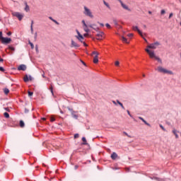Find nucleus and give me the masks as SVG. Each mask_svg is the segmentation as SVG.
<instances>
[{
	"label": "nucleus",
	"instance_id": "36",
	"mask_svg": "<svg viewBox=\"0 0 181 181\" xmlns=\"http://www.w3.org/2000/svg\"><path fill=\"white\" fill-rule=\"evenodd\" d=\"M115 64V66H119V62L116 61Z\"/></svg>",
	"mask_w": 181,
	"mask_h": 181
},
{
	"label": "nucleus",
	"instance_id": "39",
	"mask_svg": "<svg viewBox=\"0 0 181 181\" xmlns=\"http://www.w3.org/2000/svg\"><path fill=\"white\" fill-rule=\"evenodd\" d=\"M143 39H144V40L146 42V43H148V40H146V38H145L144 37V35H143V37H141Z\"/></svg>",
	"mask_w": 181,
	"mask_h": 181
},
{
	"label": "nucleus",
	"instance_id": "27",
	"mask_svg": "<svg viewBox=\"0 0 181 181\" xmlns=\"http://www.w3.org/2000/svg\"><path fill=\"white\" fill-rule=\"evenodd\" d=\"M119 105L122 108V110H125V107H124V105H122V103H119Z\"/></svg>",
	"mask_w": 181,
	"mask_h": 181
},
{
	"label": "nucleus",
	"instance_id": "51",
	"mask_svg": "<svg viewBox=\"0 0 181 181\" xmlns=\"http://www.w3.org/2000/svg\"><path fill=\"white\" fill-rule=\"evenodd\" d=\"M82 43H83V46H88L87 44L86 43V42H83V41Z\"/></svg>",
	"mask_w": 181,
	"mask_h": 181
},
{
	"label": "nucleus",
	"instance_id": "23",
	"mask_svg": "<svg viewBox=\"0 0 181 181\" xmlns=\"http://www.w3.org/2000/svg\"><path fill=\"white\" fill-rule=\"evenodd\" d=\"M103 4L105 5V6H107V8L110 9V4H108V3H107L105 1H103Z\"/></svg>",
	"mask_w": 181,
	"mask_h": 181
},
{
	"label": "nucleus",
	"instance_id": "4",
	"mask_svg": "<svg viewBox=\"0 0 181 181\" xmlns=\"http://www.w3.org/2000/svg\"><path fill=\"white\" fill-rule=\"evenodd\" d=\"M159 71L160 73H163L164 74H173V72L172 71H169L162 67L159 68Z\"/></svg>",
	"mask_w": 181,
	"mask_h": 181
},
{
	"label": "nucleus",
	"instance_id": "31",
	"mask_svg": "<svg viewBox=\"0 0 181 181\" xmlns=\"http://www.w3.org/2000/svg\"><path fill=\"white\" fill-rule=\"evenodd\" d=\"M28 80H29V81H32L33 80V77H32V76H29Z\"/></svg>",
	"mask_w": 181,
	"mask_h": 181
},
{
	"label": "nucleus",
	"instance_id": "62",
	"mask_svg": "<svg viewBox=\"0 0 181 181\" xmlns=\"http://www.w3.org/2000/svg\"><path fill=\"white\" fill-rule=\"evenodd\" d=\"M100 26H104V24L100 23Z\"/></svg>",
	"mask_w": 181,
	"mask_h": 181
},
{
	"label": "nucleus",
	"instance_id": "53",
	"mask_svg": "<svg viewBox=\"0 0 181 181\" xmlns=\"http://www.w3.org/2000/svg\"><path fill=\"white\" fill-rule=\"evenodd\" d=\"M112 103L115 104V105H117V102H115V100H113Z\"/></svg>",
	"mask_w": 181,
	"mask_h": 181
},
{
	"label": "nucleus",
	"instance_id": "47",
	"mask_svg": "<svg viewBox=\"0 0 181 181\" xmlns=\"http://www.w3.org/2000/svg\"><path fill=\"white\" fill-rule=\"evenodd\" d=\"M11 35H12V33H11V32L7 33V35H8V36H11Z\"/></svg>",
	"mask_w": 181,
	"mask_h": 181
},
{
	"label": "nucleus",
	"instance_id": "25",
	"mask_svg": "<svg viewBox=\"0 0 181 181\" xmlns=\"http://www.w3.org/2000/svg\"><path fill=\"white\" fill-rule=\"evenodd\" d=\"M83 30H85V32H86L88 33V32H90V30H88V28L86 26L83 27Z\"/></svg>",
	"mask_w": 181,
	"mask_h": 181
},
{
	"label": "nucleus",
	"instance_id": "56",
	"mask_svg": "<svg viewBox=\"0 0 181 181\" xmlns=\"http://www.w3.org/2000/svg\"><path fill=\"white\" fill-rule=\"evenodd\" d=\"M49 19H50V21H54V19H53V18L52 17H49Z\"/></svg>",
	"mask_w": 181,
	"mask_h": 181
},
{
	"label": "nucleus",
	"instance_id": "50",
	"mask_svg": "<svg viewBox=\"0 0 181 181\" xmlns=\"http://www.w3.org/2000/svg\"><path fill=\"white\" fill-rule=\"evenodd\" d=\"M25 114H27V112H29V110L25 109Z\"/></svg>",
	"mask_w": 181,
	"mask_h": 181
},
{
	"label": "nucleus",
	"instance_id": "8",
	"mask_svg": "<svg viewBox=\"0 0 181 181\" xmlns=\"http://www.w3.org/2000/svg\"><path fill=\"white\" fill-rule=\"evenodd\" d=\"M76 33L78 34V36H76V37L79 40V42H81V43H82L83 40H84V37L81 35L80 32H78V30H76Z\"/></svg>",
	"mask_w": 181,
	"mask_h": 181
},
{
	"label": "nucleus",
	"instance_id": "52",
	"mask_svg": "<svg viewBox=\"0 0 181 181\" xmlns=\"http://www.w3.org/2000/svg\"><path fill=\"white\" fill-rule=\"evenodd\" d=\"M83 36H84L85 37H87V36H88V33L84 34Z\"/></svg>",
	"mask_w": 181,
	"mask_h": 181
},
{
	"label": "nucleus",
	"instance_id": "26",
	"mask_svg": "<svg viewBox=\"0 0 181 181\" xmlns=\"http://www.w3.org/2000/svg\"><path fill=\"white\" fill-rule=\"evenodd\" d=\"M50 121H51V122H54V121H56V119L54 117H51Z\"/></svg>",
	"mask_w": 181,
	"mask_h": 181
},
{
	"label": "nucleus",
	"instance_id": "9",
	"mask_svg": "<svg viewBox=\"0 0 181 181\" xmlns=\"http://www.w3.org/2000/svg\"><path fill=\"white\" fill-rule=\"evenodd\" d=\"M132 29L133 30H134V32H138L139 35H140L141 37H144V34H142V32L139 30V28H138V26H133Z\"/></svg>",
	"mask_w": 181,
	"mask_h": 181
},
{
	"label": "nucleus",
	"instance_id": "1",
	"mask_svg": "<svg viewBox=\"0 0 181 181\" xmlns=\"http://www.w3.org/2000/svg\"><path fill=\"white\" fill-rule=\"evenodd\" d=\"M159 47V42H156L151 44H149L148 46H147V48L145 49V52L148 54L150 59H154V60H157L159 62V57L156 56V54L155 53V49H158Z\"/></svg>",
	"mask_w": 181,
	"mask_h": 181
},
{
	"label": "nucleus",
	"instance_id": "49",
	"mask_svg": "<svg viewBox=\"0 0 181 181\" xmlns=\"http://www.w3.org/2000/svg\"><path fill=\"white\" fill-rule=\"evenodd\" d=\"M160 127L161 129H163V131H165V128L163 127V126L160 125Z\"/></svg>",
	"mask_w": 181,
	"mask_h": 181
},
{
	"label": "nucleus",
	"instance_id": "58",
	"mask_svg": "<svg viewBox=\"0 0 181 181\" xmlns=\"http://www.w3.org/2000/svg\"><path fill=\"white\" fill-rule=\"evenodd\" d=\"M0 62H4V59L0 58Z\"/></svg>",
	"mask_w": 181,
	"mask_h": 181
},
{
	"label": "nucleus",
	"instance_id": "13",
	"mask_svg": "<svg viewBox=\"0 0 181 181\" xmlns=\"http://www.w3.org/2000/svg\"><path fill=\"white\" fill-rule=\"evenodd\" d=\"M103 35H104V33H103V32L97 34L98 40H101V39H103Z\"/></svg>",
	"mask_w": 181,
	"mask_h": 181
},
{
	"label": "nucleus",
	"instance_id": "38",
	"mask_svg": "<svg viewBox=\"0 0 181 181\" xmlns=\"http://www.w3.org/2000/svg\"><path fill=\"white\" fill-rule=\"evenodd\" d=\"M0 71H5V69H4V67L0 66Z\"/></svg>",
	"mask_w": 181,
	"mask_h": 181
},
{
	"label": "nucleus",
	"instance_id": "37",
	"mask_svg": "<svg viewBox=\"0 0 181 181\" xmlns=\"http://www.w3.org/2000/svg\"><path fill=\"white\" fill-rule=\"evenodd\" d=\"M128 37H132V36H134V34L130 33L127 35Z\"/></svg>",
	"mask_w": 181,
	"mask_h": 181
},
{
	"label": "nucleus",
	"instance_id": "29",
	"mask_svg": "<svg viewBox=\"0 0 181 181\" xmlns=\"http://www.w3.org/2000/svg\"><path fill=\"white\" fill-rule=\"evenodd\" d=\"M32 95H33V92L28 91V96L32 97Z\"/></svg>",
	"mask_w": 181,
	"mask_h": 181
},
{
	"label": "nucleus",
	"instance_id": "19",
	"mask_svg": "<svg viewBox=\"0 0 181 181\" xmlns=\"http://www.w3.org/2000/svg\"><path fill=\"white\" fill-rule=\"evenodd\" d=\"M20 127L21 128H23V127H25V122H23V120L20 121Z\"/></svg>",
	"mask_w": 181,
	"mask_h": 181
},
{
	"label": "nucleus",
	"instance_id": "21",
	"mask_svg": "<svg viewBox=\"0 0 181 181\" xmlns=\"http://www.w3.org/2000/svg\"><path fill=\"white\" fill-rule=\"evenodd\" d=\"M4 116L5 118H9V113L8 112H4Z\"/></svg>",
	"mask_w": 181,
	"mask_h": 181
},
{
	"label": "nucleus",
	"instance_id": "41",
	"mask_svg": "<svg viewBox=\"0 0 181 181\" xmlns=\"http://www.w3.org/2000/svg\"><path fill=\"white\" fill-rule=\"evenodd\" d=\"M173 16V13H170V15H169V19H170V18H172Z\"/></svg>",
	"mask_w": 181,
	"mask_h": 181
},
{
	"label": "nucleus",
	"instance_id": "24",
	"mask_svg": "<svg viewBox=\"0 0 181 181\" xmlns=\"http://www.w3.org/2000/svg\"><path fill=\"white\" fill-rule=\"evenodd\" d=\"M4 94H6V95L9 94V89L5 88L4 89Z\"/></svg>",
	"mask_w": 181,
	"mask_h": 181
},
{
	"label": "nucleus",
	"instance_id": "57",
	"mask_svg": "<svg viewBox=\"0 0 181 181\" xmlns=\"http://www.w3.org/2000/svg\"><path fill=\"white\" fill-rule=\"evenodd\" d=\"M75 169H78V165H75Z\"/></svg>",
	"mask_w": 181,
	"mask_h": 181
},
{
	"label": "nucleus",
	"instance_id": "2",
	"mask_svg": "<svg viewBox=\"0 0 181 181\" xmlns=\"http://www.w3.org/2000/svg\"><path fill=\"white\" fill-rule=\"evenodd\" d=\"M84 14L86 15V16H89V18H94V16H93V13H91V11L88 9V8L84 6Z\"/></svg>",
	"mask_w": 181,
	"mask_h": 181
},
{
	"label": "nucleus",
	"instance_id": "61",
	"mask_svg": "<svg viewBox=\"0 0 181 181\" xmlns=\"http://www.w3.org/2000/svg\"><path fill=\"white\" fill-rule=\"evenodd\" d=\"M89 28H93V25H90Z\"/></svg>",
	"mask_w": 181,
	"mask_h": 181
},
{
	"label": "nucleus",
	"instance_id": "16",
	"mask_svg": "<svg viewBox=\"0 0 181 181\" xmlns=\"http://www.w3.org/2000/svg\"><path fill=\"white\" fill-rule=\"evenodd\" d=\"M23 80H24L25 83H28V81H29V76L25 75Z\"/></svg>",
	"mask_w": 181,
	"mask_h": 181
},
{
	"label": "nucleus",
	"instance_id": "5",
	"mask_svg": "<svg viewBox=\"0 0 181 181\" xmlns=\"http://www.w3.org/2000/svg\"><path fill=\"white\" fill-rule=\"evenodd\" d=\"M1 43H3L4 45H8L11 43V42H12V39L3 37H1Z\"/></svg>",
	"mask_w": 181,
	"mask_h": 181
},
{
	"label": "nucleus",
	"instance_id": "46",
	"mask_svg": "<svg viewBox=\"0 0 181 181\" xmlns=\"http://www.w3.org/2000/svg\"><path fill=\"white\" fill-rule=\"evenodd\" d=\"M52 22H54V23H57V25H59V23L56 20H52Z\"/></svg>",
	"mask_w": 181,
	"mask_h": 181
},
{
	"label": "nucleus",
	"instance_id": "11",
	"mask_svg": "<svg viewBox=\"0 0 181 181\" xmlns=\"http://www.w3.org/2000/svg\"><path fill=\"white\" fill-rule=\"evenodd\" d=\"M27 67L25 64H21L18 67V70L25 71L26 70Z\"/></svg>",
	"mask_w": 181,
	"mask_h": 181
},
{
	"label": "nucleus",
	"instance_id": "3",
	"mask_svg": "<svg viewBox=\"0 0 181 181\" xmlns=\"http://www.w3.org/2000/svg\"><path fill=\"white\" fill-rule=\"evenodd\" d=\"M93 54H95V56L93 57V63L97 64V63H98V54H100V53H98L97 51H93L91 54V56Z\"/></svg>",
	"mask_w": 181,
	"mask_h": 181
},
{
	"label": "nucleus",
	"instance_id": "30",
	"mask_svg": "<svg viewBox=\"0 0 181 181\" xmlns=\"http://www.w3.org/2000/svg\"><path fill=\"white\" fill-rule=\"evenodd\" d=\"M8 49L10 50H12L13 52H15V47H9Z\"/></svg>",
	"mask_w": 181,
	"mask_h": 181
},
{
	"label": "nucleus",
	"instance_id": "54",
	"mask_svg": "<svg viewBox=\"0 0 181 181\" xmlns=\"http://www.w3.org/2000/svg\"><path fill=\"white\" fill-rule=\"evenodd\" d=\"M114 23H115V25H118V23L117 22V21H115Z\"/></svg>",
	"mask_w": 181,
	"mask_h": 181
},
{
	"label": "nucleus",
	"instance_id": "7",
	"mask_svg": "<svg viewBox=\"0 0 181 181\" xmlns=\"http://www.w3.org/2000/svg\"><path fill=\"white\" fill-rule=\"evenodd\" d=\"M119 2L121 4L123 9H125L126 11H129V12H131V9L129 8V7H128V6H127V4H124L122 2V1L119 0Z\"/></svg>",
	"mask_w": 181,
	"mask_h": 181
},
{
	"label": "nucleus",
	"instance_id": "12",
	"mask_svg": "<svg viewBox=\"0 0 181 181\" xmlns=\"http://www.w3.org/2000/svg\"><path fill=\"white\" fill-rule=\"evenodd\" d=\"M118 158V154H117V153L115 152H113L111 155V158L113 160H115V159Z\"/></svg>",
	"mask_w": 181,
	"mask_h": 181
},
{
	"label": "nucleus",
	"instance_id": "59",
	"mask_svg": "<svg viewBox=\"0 0 181 181\" xmlns=\"http://www.w3.org/2000/svg\"><path fill=\"white\" fill-rule=\"evenodd\" d=\"M81 62L84 64V66H86V62L81 61Z\"/></svg>",
	"mask_w": 181,
	"mask_h": 181
},
{
	"label": "nucleus",
	"instance_id": "33",
	"mask_svg": "<svg viewBox=\"0 0 181 181\" xmlns=\"http://www.w3.org/2000/svg\"><path fill=\"white\" fill-rule=\"evenodd\" d=\"M82 23L83 24V26L87 28V24H86V21H84V20L82 21Z\"/></svg>",
	"mask_w": 181,
	"mask_h": 181
},
{
	"label": "nucleus",
	"instance_id": "18",
	"mask_svg": "<svg viewBox=\"0 0 181 181\" xmlns=\"http://www.w3.org/2000/svg\"><path fill=\"white\" fill-rule=\"evenodd\" d=\"M82 141L83 142L82 143V145H87V139H86V137H83Z\"/></svg>",
	"mask_w": 181,
	"mask_h": 181
},
{
	"label": "nucleus",
	"instance_id": "17",
	"mask_svg": "<svg viewBox=\"0 0 181 181\" xmlns=\"http://www.w3.org/2000/svg\"><path fill=\"white\" fill-rule=\"evenodd\" d=\"M122 40L124 43H129V40L125 37H122Z\"/></svg>",
	"mask_w": 181,
	"mask_h": 181
},
{
	"label": "nucleus",
	"instance_id": "6",
	"mask_svg": "<svg viewBox=\"0 0 181 181\" xmlns=\"http://www.w3.org/2000/svg\"><path fill=\"white\" fill-rule=\"evenodd\" d=\"M13 16H16V18H18V20L23 19V14H21L19 12H13L12 13Z\"/></svg>",
	"mask_w": 181,
	"mask_h": 181
},
{
	"label": "nucleus",
	"instance_id": "55",
	"mask_svg": "<svg viewBox=\"0 0 181 181\" xmlns=\"http://www.w3.org/2000/svg\"><path fill=\"white\" fill-rule=\"evenodd\" d=\"M31 26L33 28V21H31Z\"/></svg>",
	"mask_w": 181,
	"mask_h": 181
},
{
	"label": "nucleus",
	"instance_id": "63",
	"mask_svg": "<svg viewBox=\"0 0 181 181\" xmlns=\"http://www.w3.org/2000/svg\"><path fill=\"white\" fill-rule=\"evenodd\" d=\"M43 121H46V118L43 117L42 118Z\"/></svg>",
	"mask_w": 181,
	"mask_h": 181
},
{
	"label": "nucleus",
	"instance_id": "42",
	"mask_svg": "<svg viewBox=\"0 0 181 181\" xmlns=\"http://www.w3.org/2000/svg\"><path fill=\"white\" fill-rule=\"evenodd\" d=\"M124 134H126V136H128V138H131V136L128 135V133L124 132Z\"/></svg>",
	"mask_w": 181,
	"mask_h": 181
},
{
	"label": "nucleus",
	"instance_id": "34",
	"mask_svg": "<svg viewBox=\"0 0 181 181\" xmlns=\"http://www.w3.org/2000/svg\"><path fill=\"white\" fill-rule=\"evenodd\" d=\"M78 136H79L78 134H74V139H77V138H78Z\"/></svg>",
	"mask_w": 181,
	"mask_h": 181
},
{
	"label": "nucleus",
	"instance_id": "32",
	"mask_svg": "<svg viewBox=\"0 0 181 181\" xmlns=\"http://www.w3.org/2000/svg\"><path fill=\"white\" fill-rule=\"evenodd\" d=\"M106 28L111 29V25L109 23H106Z\"/></svg>",
	"mask_w": 181,
	"mask_h": 181
},
{
	"label": "nucleus",
	"instance_id": "40",
	"mask_svg": "<svg viewBox=\"0 0 181 181\" xmlns=\"http://www.w3.org/2000/svg\"><path fill=\"white\" fill-rule=\"evenodd\" d=\"M30 30L31 33L33 34V27H32V25H30Z\"/></svg>",
	"mask_w": 181,
	"mask_h": 181
},
{
	"label": "nucleus",
	"instance_id": "15",
	"mask_svg": "<svg viewBox=\"0 0 181 181\" xmlns=\"http://www.w3.org/2000/svg\"><path fill=\"white\" fill-rule=\"evenodd\" d=\"M173 133L175 135L176 139H179V135L177 134V131H176V129L173 130Z\"/></svg>",
	"mask_w": 181,
	"mask_h": 181
},
{
	"label": "nucleus",
	"instance_id": "48",
	"mask_svg": "<svg viewBox=\"0 0 181 181\" xmlns=\"http://www.w3.org/2000/svg\"><path fill=\"white\" fill-rule=\"evenodd\" d=\"M127 114L128 115H129V117H132V115H131V113L129 112V110H127Z\"/></svg>",
	"mask_w": 181,
	"mask_h": 181
},
{
	"label": "nucleus",
	"instance_id": "60",
	"mask_svg": "<svg viewBox=\"0 0 181 181\" xmlns=\"http://www.w3.org/2000/svg\"><path fill=\"white\" fill-rule=\"evenodd\" d=\"M117 104H119V103H121V102H119V100H117Z\"/></svg>",
	"mask_w": 181,
	"mask_h": 181
},
{
	"label": "nucleus",
	"instance_id": "14",
	"mask_svg": "<svg viewBox=\"0 0 181 181\" xmlns=\"http://www.w3.org/2000/svg\"><path fill=\"white\" fill-rule=\"evenodd\" d=\"M25 12H29L30 11V8H29V5H28V3H25Z\"/></svg>",
	"mask_w": 181,
	"mask_h": 181
},
{
	"label": "nucleus",
	"instance_id": "28",
	"mask_svg": "<svg viewBox=\"0 0 181 181\" xmlns=\"http://www.w3.org/2000/svg\"><path fill=\"white\" fill-rule=\"evenodd\" d=\"M5 111H7V112H11V109L9 107H4Z\"/></svg>",
	"mask_w": 181,
	"mask_h": 181
},
{
	"label": "nucleus",
	"instance_id": "10",
	"mask_svg": "<svg viewBox=\"0 0 181 181\" xmlns=\"http://www.w3.org/2000/svg\"><path fill=\"white\" fill-rule=\"evenodd\" d=\"M71 47H80V45H78L77 42H76V41L71 40Z\"/></svg>",
	"mask_w": 181,
	"mask_h": 181
},
{
	"label": "nucleus",
	"instance_id": "20",
	"mask_svg": "<svg viewBox=\"0 0 181 181\" xmlns=\"http://www.w3.org/2000/svg\"><path fill=\"white\" fill-rule=\"evenodd\" d=\"M139 119H141V121H143V122H144V124H145L146 125H149V124H148V122H146L145 121V119H144V118H142L141 117H139Z\"/></svg>",
	"mask_w": 181,
	"mask_h": 181
},
{
	"label": "nucleus",
	"instance_id": "44",
	"mask_svg": "<svg viewBox=\"0 0 181 181\" xmlns=\"http://www.w3.org/2000/svg\"><path fill=\"white\" fill-rule=\"evenodd\" d=\"M37 37V33H35V40H36Z\"/></svg>",
	"mask_w": 181,
	"mask_h": 181
},
{
	"label": "nucleus",
	"instance_id": "35",
	"mask_svg": "<svg viewBox=\"0 0 181 181\" xmlns=\"http://www.w3.org/2000/svg\"><path fill=\"white\" fill-rule=\"evenodd\" d=\"M165 10H161L160 14L161 15H165Z\"/></svg>",
	"mask_w": 181,
	"mask_h": 181
},
{
	"label": "nucleus",
	"instance_id": "64",
	"mask_svg": "<svg viewBox=\"0 0 181 181\" xmlns=\"http://www.w3.org/2000/svg\"><path fill=\"white\" fill-rule=\"evenodd\" d=\"M42 77L45 78V74H42Z\"/></svg>",
	"mask_w": 181,
	"mask_h": 181
},
{
	"label": "nucleus",
	"instance_id": "45",
	"mask_svg": "<svg viewBox=\"0 0 181 181\" xmlns=\"http://www.w3.org/2000/svg\"><path fill=\"white\" fill-rule=\"evenodd\" d=\"M50 91H51L52 94L53 95V87H50Z\"/></svg>",
	"mask_w": 181,
	"mask_h": 181
},
{
	"label": "nucleus",
	"instance_id": "43",
	"mask_svg": "<svg viewBox=\"0 0 181 181\" xmlns=\"http://www.w3.org/2000/svg\"><path fill=\"white\" fill-rule=\"evenodd\" d=\"M2 37H2V32H0V39H1V40H2Z\"/></svg>",
	"mask_w": 181,
	"mask_h": 181
},
{
	"label": "nucleus",
	"instance_id": "22",
	"mask_svg": "<svg viewBox=\"0 0 181 181\" xmlns=\"http://www.w3.org/2000/svg\"><path fill=\"white\" fill-rule=\"evenodd\" d=\"M28 43L30 46H31V49H35V45H33V43H32L30 40L28 41Z\"/></svg>",
	"mask_w": 181,
	"mask_h": 181
}]
</instances>
